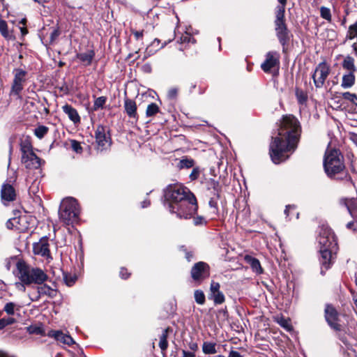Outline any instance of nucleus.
Listing matches in <instances>:
<instances>
[{
  "label": "nucleus",
  "mask_w": 357,
  "mask_h": 357,
  "mask_svg": "<svg viewBox=\"0 0 357 357\" xmlns=\"http://www.w3.org/2000/svg\"><path fill=\"white\" fill-rule=\"evenodd\" d=\"M169 211L178 218L190 219L197 211V199L190 190L181 185H169L164 192Z\"/></svg>",
  "instance_id": "obj_2"
},
{
  "label": "nucleus",
  "mask_w": 357,
  "mask_h": 357,
  "mask_svg": "<svg viewBox=\"0 0 357 357\" xmlns=\"http://www.w3.org/2000/svg\"><path fill=\"white\" fill-rule=\"evenodd\" d=\"M59 344L73 346L77 345L72 336H52Z\"/></svg>",
  "instance_id": "obj_27"
},
{
  "label": "nucleus",
  "mask_w": 357,
  "mask_h": 357,
  "mask_svg": "<svg viewBox=\"0 0 357 357\" xmlns=\"http://www.w3.org/2000/svg\"><path fill=\"white\" fill-rule=\"evenodd\" d=\"M204 221V218L202 216H197L194 218V224L195 225H202Z\"/></svg>",
  "instance_id": "obj_57"
},
{
  "label": "nucleus",
  "mask_w": 357,
  "mask_h": 357,
  "mask_svg": "<svg viewBox=\"0 0 357 357\" xmlns=\"http://www.w3.org/2000/svg\"><path fill=\"white\" fill-rule=\"evenodd\" d=\"M178 42L181 44L190 43H195V40L191 35L186 32L181 36Z\"/></svg>",
  "instance_id": "obj_44"
},
{
  "label": "nucleus",
  "mask_w": 357,
  "mask_h": 357,
  "mask_svg": "<svg viewBox=\"0 0 357 357\" xmlns=\"http://www.w3.org/2000/svg\"><path fill=\"white\" fill-rule=\"evenodd\" d=\"M280 5L276 8L275 15H284L285 13V6L287 2V0H278Z\"/></svg>",
  "instance_id": "obj_45"
},
{
  "label": "nucleus",
  "mask_w": 357,
  "mask_h": 357,
  "mask_svg": "<svg viewBox=\"0 0 357 357\" xmlns=\"http://www.w3.org/2000/svg\"><path fill=\"white\" fill-rule=\"evenodd\" d=\"M15 76L12 85V91L15 94H19L23 89V83L26 80V72L21 68L14 70Z\"/></svg>",
  "instance_id": "obj_14"
},
{
  "label": "nucleus",
  "mask_w": 357,
  "mask_h": 357,
  "mask_svg": "<svg viewBox=\"0 0 357 357\" xmlns=\"http://www.w3.org/2000/svg\"><path fill=\"white\" fill-rule=\"evenodd\" d=\"M211 298L213 300L215 304L220 305L225 302V296L220 291L211 294Z\"/></svg>",
  "instance_id": "obj_34"
},
{
  "label": "nucleus",
  "mask_w": 357,
  "mask_h": 357,
  "mask_svg": "<svg viewBox=\"0 0 357 357\" xmlns=\"http://www.w3.org/2000/svg\"><path fill=\"white\" fill-rule=\"evenodd\" d=\"M62 110L66 115H68L69 119L72 121L75 124L79 123L80 122L81 118L77 109L70 105H64L62 107Z\"/></svg>",
  "instance_id": "obj_19"
},
{
  "label": "nucleus",
  "mask_w": 357,
  "mask_h": 357,
  "mask_svg": "<svg viewBox=\"0 0 357 357\" xmlns=\"http://www.w3.org/2000/svg\"><path fill=\"white\" fill-rule=\"evenodd\" d=\"M160 40L155 38L154 39V40L152 42V43L151 44V45H149V47H146V50H145V55H144V58L146 59L149 56H151V55L154 54L158 50H159L160 49L164 47V45H161L160 46Z\"/></svg>",
  "instance_id": "obj_24"
},
{
  "label": "nucleus",
  "mask_w": 357,
  "mask_h": 357,
  "mask_svg": "<svg viewBox=\"0 0 357 357\" xmlns=\"http://www.w3.org/2000/svg\"><path fill=\"white\" fill-rule=\"evenodd\" d=\"M32 298L31 300L33 301H37L40 299V298L42 296L41 295H39L38 290L36 289V293H32Z\"/></svg>",
  "instance_id": "obj_59"
},
{
  "label": "nucleus",
  "mask_w": 357,
  "mask_h": 357,
  "mask_svg": "<svg viewBox=\"0 0 357 357\" xmlns=\"http://www.w3.org/2000/svg\"><path fill=\"white\" fill-rule=\"evenodd\" d=\"M0 33L1 35L6 39H9L11 38L8 31V25L5 20H0Z\"/></svg>",
  "instance_id": "obj_38"
},
{
  "label": "nucleus",
  "mask_w": 357,
  "mask_h": 357,
  "mask_svg": "<svg viewBox=\"0 0 357 357\" xmlns=\"http://www.w3.org/2000/svg\"><path fill=\"white\" fill-rule=\"evenodd\" d=\"M178 90L176 88H172L169 90L167 96L169 99H174L176 97Z\"/></svg>",
  "instance_id": "obj_53"
},
{
  "label": "nucleus",
  "mask_w": 357,
  "mask_h": 357,
  "mask_svg": "<svg viewBox=\"0 0 357 357\" xmlns=\"http://www.w3.org/2000/svg\"><path fill=\"white\" fill-rule=\"evenodd\" d=\"M130 273L128 272L127 269L125 268H121L120 271V277L122 279H127L130 276Z\"/></svg>",
  "instance_id": "obj_55"
},
{
  "label": "nucleus",
  "mask_w": 357,
  "mask_h": 357,
  "mask_svg": "<svg viewBox=\"0 0 357 357\" xmlns=\"http://www.w3.org/2000/svg\"><path fill=\"white\" fill-rule=\"evenodd\" d=\"M245 260L248 264H250L253 271L258 274L262 273L260 262L257 259L250 255H246L245 257Z\"/></svg>",
  "instance_id": "obj_25"
},
{
  "label": "nucleus",
  "mask_w": 357,
  "mask_h": 357,
  "mask_svg": "<svg viewBox=\"0 0 357 357\" xmlns=\"http://www.w3.org/2000/svg\"><path fill=\"white\" fill-rule=\"evenodd\" d=\"M142 68H143V70L146 73H151V66L150 64H148V63L144 65Z\"/></svg>",
  "instance_id": "obj_61"
},
{
  "label": "nucleus",
  "mask_w": 357,
  "mask_h": 357,
  "mask_svg": "<svg viewBox=\"0 0 357 357\" xmlns=\"http://www.w3.org/2000/svg\"><path fill=\"white\" fill-rule=\"evenodd\" d=\"M124 108L127 115L131 119H138L137 113V105L135 100L126 98L124 100Z\"/></svg>",
  "instance_id": "obj_18"
},
{
  "label": "nucleus",
  "mask_w": 357,
  "mask_h": 357,
  "mask_svg": "<svg viewBox=\"0 0 357 357\" xmlns=\"http://www.w3.org/2000/svg\"><path fill=\"white\" fill-rule=\"evenodd\" d=\"M132 33L134 35L136 40H139L142 38L144 36V31H136V30H131Z\"/></svg>",
  "instance_id": "obj_54"
},
{
  "label": "nucleus",
  "mask_w": 357,
  "mask_h": 357,
  "mask_svg": "<svg viewBox=\"0 0 357 357\" xmlns=\"http://www.w3.org/2000/svg\"><path fill=\"white\" fill-rule=\"evenodd\" d=\"M159 347L162 351V353L164 354L165 351L167 349L168 347L167 336H161V338L159 342Z\"/></svg>",
  "instance_id": "obj_48"
},
{
  "label": "nucleus",
  "mask_w": 357,
  "mask_h": 357,
  "mask_svg": "<svg viewBox=\"0 0 357 357\" xmlns=\"http://www.w3.org/2000/svg\"><path fill=\"white\" fill-rule=\"evenodd\" d=\"M174 333V328L172 327H167L162 330V335H169V333Z\"/></svg>",
  "instance_id": "obj_58"
},
{
  "label": "nucleus",
  "mask_w": 357,
  "mask_h": 357,
  "mask_svg": "<svg viewBox=\"0 0 357 357\" xmlns=\"http://www.w3.org/2000/svg\"><path fill=\"white\" fill-rule=\"evenodd\" d=\"M16 266L18 271V278L24 284L31 283L41 284L47 279V275L42 269L32 268L24 261H17Z\"/></svg>",
  "instance_id": "obj_4"
},
{
  "label": "nucleus",
  "mask_w": 357,
  "mask_h": 357,
  "mask_svg": "<svg viewBox=\"0 0 357 357\" xmlns=\"http://www.w3.org/2000/svg\"><path fill=\"white\" fill-rule=\"evenodd\" d=\"M159 112V107L155 103H151L147 106L146 110V116H153L155 115Z\"/></svg>",
  "instance_id": "obj_36"
},
{
  "label": "nucleus",
  "mask_w": 357,
  "mask_h": 357,
  "mask_svg": "<svg viewBox=\"0 0 357 357\" xmlns=\"http://www.w3.org/2000/svg\"><path fill=\"white\" fill-rule=\"evenodd\" d=\"M79 206L73 197H67L62 200L59 210V220L66 225H73L79 220Z\"/></svg>",
  "instance_id": "obj_5"
},
{
  "label": "nucleus",
  "mask_w": 357,
  "mask_h": 357,
  "mask_svg": "<svg viewBox=\"0 0 357 357\" xmlns=\"http://www.w3.org/2000/svg\"><path fill=\"white\" fill-rule=\"evenodd\" d=\"M194 297L197 303L203 305L205 303V295L202 290H195Z\"/></svg>",
  "instance_id": "obj_40"
},
{
  "label": "nucleus",
  "mask_w": 357,
  "mask_h": 357,
  "mask_svg": "<svg viewBox=\"0 0 357 357\" xmlns=\"http://www.w3.org/2000/svg\"><path fill=\"white\" fill-rule=\"evenodd\" d=\"M71 148L77 153L82 152V147L79 142L75 139L70 140Z\"/></svg>",
  "instance_id": "obj_47"
},
{
  "label": "nucleus",
  "mask_w": 357,
  "mask_h": 357,
  "mask_svg": "<svg viewBox=\"0 0 357 357\" xmlns=\"http://www.w3.org/2000/svg\"><path fill=\"white\" fill-rule=\"evenodd\" d=\"M150 201L149 199H146L141 203L142 208H146L150 205Z\"/></svg>",
  "instance_id": "obj_63"
},
{
  "label": "nucleus",
  "mask_w": 357,
  "mask_h": 357,
  "mask_svg": "<svg viewBox=\"0 0 357 357\" xmlns=\"http://www.w3.org/2000/svg\"><path fill=\"white\" fill-rule=\"evenodd\" d=\"M274 25L276 37L282 47V52L285 53L293 34L287 28L284 15H275Z\"/></svg>",
  "instance_id": "obj_6"
},
{
  "label": "nucleus",
  "mask_w": 357,
  "mask_h": 357,
  "mask_svg": "<svg viewBox=\"0 0 357 357\" xmlns=\"http://www.w3.org/2000/svg\"><path fill=\"white\" fill-rule=\"evenodd\" d=\"M355 81L354 73L348 72L342 76L341 86L343 89H350L354 85Z\"/></svg>",
  "instance_id": "obj_22"
},
{
  "label": "nucleus",
  "mask_w": 357,
  "mask_h": 357,
  "mask_svg": "<svg viewBox=\"0 0 357 357\" xmlns=\"http://www.w3.org/2000/svg\"><path fill=\"white\" fill-rule=\"evenodd\" d=\"M342 97L345 100L349 101L352 104L357 105V95L356 93L347 91L342 93Z\"/></svg>",
  "instance_id": "obj_35"
},
{
  "label": "nucleus",
  "mask_w": 357,
  "mask_h": 357,
  "mask_svg": "<svg viewBox=\"0 0 357 357\" xmlns=\"http://www.w3.org/2000/svg\"><path fill=\"white\" fill-rule=\"evenodd\" d=\"M324 168L326 175L333 178L336 174L342 172L344 169V157L336 149H327L324 158Z\"/></svg>",
  "instance_id": "obj_3"
},
{
  "label": "nucleus",
  "mask_w": 357,
  "mask_h": 357,
  "mask_svg": "<svg viewBox=\"0 0 357 357\" xmlns=\"http://www.w3.org/2000/svg\"><path fill=\"white\" fill-rule=\"evenodd\" d=\"M96 141L99 146L104 148L109 139V137L106 135L105 128L102 126H98L95 132Z\"/></svg>",
  "instance_id": "obj_17"
},
{
  "label": "nucleus",
  "mask_w": 357,
  "mask_h": 357,
  "mask_svg": "<svg viewBox=\"0 0 357 357\" xmlns=\"http://www.w3.org/2000/svg\"><path fill=\"white\" fill-rule=\"evenodd\" d=\"M63 280H64L65 284L68 287H71L75 283V282L77 280V277L75 275L64 273L63 274Z\"/></svg>",
  "instance_id": "obj_42"
},
{
  "label": "nucleus",
  "mask_w": 357,
  "mask_h": 357,
  "mask_svg": "<svg viewBox=\"0 0 357 357\" xmlns=\"http://www.w3.org/2000/svg\"><path fill=\"white\" fill-rule=\"evenodd\" d=\"M336 249H319L320 252V257H319V261L321 266V273L323 274L324 271L323 269H325L326 271L330 268L331 264H332V258L333 255L332 253L334 250Z\"/></svg>",
  "instance_id": "obj_15"
},
{
  "label": "nucleus",
  "mask_w": 357,
  "mask_h": 357,
  "mask_svg": "<svg viewBox=\"0 0 357 357\" xmlns=\"http://www.w3.org/2000/svg\"><path fill=\"white\" fill-rule=\"evenodd\" d=\"M295 95L299 105H305L307 100V93L298 88L296 89Z\"/></svg>",
  "instance_id": "obj_30"
},
{
  "label": "nucleus",
  "mask_w": 357,
  "mask_h": 357,
  "mask_svg": "<svg viewBox=\"0 0 357 357\" xmlns=\"http://www.w3.org/2000/svg\"><path fill=\"white\" fill-rule=\"evenodd\" d=\"M183 357H195L194 352L192 351H186L185 350L183 351Z\"/></svg>",
  "instance_id": "obj_60"
},
{
  "label": "nucleus",
  "mask_w": 357,
  "mask_h": 357,
  "mask_svg": "<svg viewBox=\"0 0 357 357\" xmlns=\"http://www.w3.org/2000/svg\"><path fill=\"white\" fill-rule=\"evenodd\" d=\"M33 252L36 255H40L46 259H52L50 250L49 238L42 237L38 242L33 244Z\"/></svg>",
  "instance_id": "obj_12"
},
{
  "label": "nucleus",
  "mask_w": 357,
  "mask_h": 357,
  "mask_svg": "<svg viewBox=\"0 0 357 357\" xmlns=\"http://www.w3.org/2000/svg\"><path fill=\"white\" fill-rule=\"evenodd\" d=\"M340 204L347 208L353 218L357 219V202L355 199H344L340 201Z\"/></svg>",
  "instance_id": "obj_20"
},
{
  "label": "nucleus",
  "mask_w": 357,
  "mask_h": 357,
  "mask_svg": "<svg viewBox=\"0 0 357 357\" xmlns=\"http://www.w3.org/2000/svg\"><path fill=\"white\" fill-rule=\"evenodd\" d=\"M317 241L319 249H336L337 242L332 229L326 225H321L319 229Z\"/></svg>",
  "instance_id": "obj_8"
},
{
  "label": "nucleus",
  "mask_w": 357,
  "mask_h": 357,
  "mask_svg": "<svg viewBox=\"0 0 357 357\" xmlns=\"http://www.w3.org/2000/svg\"><path fill=\"white\" fill-rule=\"evenodd\" d=\"M1 197L3 204H6V202H10L15 200L16 193L14 188L10 184H3L1 190Z\"/></svg>",
  "instance_id": "obj_16"
},
{
  "label": "nucleus",
  "mask_w": 357,
  "mask_h": 357,
  "mask_svg": "<svg viewBox=\"0 0 357 357\" xmlns=\"http://www.w3.org/2000/svg\"><path fill=\"white\" fill-rule=\"evenodd\" d=\"M320 15L323 19L327 20L328 22L331 21V13L329 8L321 6L320 8Z\"/></svg>",
  "instance_id": "obj_43"
},
{
  "label": "nucleus",
  "mask_w": 357,
  "mask_h": 357,
  "mask_svg": "<svg viewBox=\"0 0 357 357\" xmlns=\"http://www.w3.org/2000/svg\"><path fill=\"white\" fill-rule=\"evenodd\" d=\"M15 319L13 317H3L0 319V330L3 329L6 326L10 325L15 322Z\"/></svg>",
  "instance_id": "obj_46"
},
{
  "label": "nucleus",
  "mask_w": 357,
  "mask_h": 357,
  "mask_svg": "<svg viewBox=\"0 0 357 357\" xmlns=\"http://www.w3.org/2000/svg\"><path fill=\"white\" fill-rule=\"evenodd\" d=\"M23 220H25V217H20L19 218H14L13 219H10L6 222V227L9 229H15L17 230H22L17 225V224H19L21 221Z\"/></svg>",
  "instance_id": "obj_29"
},
{
  "label": "nucleus",
  "mask_w": 357,
  "mask_h": 357,
  "mask_svg": "<svg viewBox=\"0 0 357 357\" xmlns=\"http://www.w3.org/2000/svg\"><path fill=\"white\" fill-rule=\"evenodd\" d=\"M278 324L284 328L287 332H291L292 326L291 325L290 320L283 317H277L276 319Z\"/></svg>",
  "instance_id": "obj_32"
},
{
  "label": "nucleus",
  "mask_w": 357,
  "mask_h": 357,
  "mask_svg": "<svg viewBox=\"0 0 357 357\" xmlns=\"http://www.w3.org/2000/svg\"><path fill=\"white\" fill-rule=\"evenodd\" d=\"M211 208L215 209L216 211H218V202L215 198H211L208 203Z\"/></svg>",
  "instance_id": "obj_56"
},
{
  "label": "nucleus",
  "mask_w": 357,
  "mask_h": 357,
  "mask_svg": "<svg viewBox=\"0 0 357 357\" xmlns=\"http://www.w3.org/2000/svg\"><path fill=\"white\" fill-rule=\"evenodd\" d=\"M39 295L47 296L50 298H54L56 295V291L47 284H42L36 287Z\"/></svg>",
  "instance_id": "obj_26"
},
{
  "label": "nucleus",
  "mask_w": 357,
  "mask_h": 357,
  "mask_svg": "<svg viewBox=\"0 0 357 357\" xmlns=\"http://www.w3.org/2000/svg\"><path fill=\"white\" fill-rule=\"evenodd\" d=\"M200 174V169L199 167H194L192 172L190 174V178L191 181H194L198 178Z\"/></svg>",
  "instance_id": "obj_50"
},
{
  "label": "nucleus",
  "mask_w": 357,
  "mask_h": 357,
  "mask_svg": "<svg viewBox=\"0 0 357 357\" xmlns=\"http://www.w3.org/2000/svg\"><path fill=\"white\" fill-rule=\"evenodd\" d=\"M47 335H65L62 331H50Z\"/></svg>",
  "instance_id": "obj_64"
},
{
  "label": "nucleus",
  "mask_w": 357,
  "mask_h": 357,
  "mask_svg": "<svg viewBox=\"0 0 357 357\" xmlns=\"http://www.w3.org/2000/svg\"><path fill=\"white\" fill-rule=\"evenodd\" d=\"M301 126L293 115L283 116L277 136L272 137L270 144V156L275 164L285 161L289 152H293L297 146L301 135Z\"/></svg>",
  "instance_id": "obj_1"
},
{
  "label": "nucleus",
  "mask_w": 357,
  "mask_h": 357,
  "mask_svg": "<svg viewBox=\"0 0 357 357\" xmlns=\"http://www.w3.org/2000/svg\"><path fill=\"white\" fill-rule=\"evenodd\" d=\"M280 66V54L276 51H270L266 53L264 61L261 68L265 73H271L273 69L278 70Z\"/></svg>",
  "instance_id": "obj_11"
},
{
  "label": "nucleus",
  "mask_w": 357,
  "mask_h": 357,
  "mask_svg": "<svg viewBox=\"0 0 357 357\" xmlns=\"http://www.w3.org/2000/svg\"><path fill=\"white\" fill-rule=\"evenodd\" d=\"M20 151L22 153L21 162L26 169H37L42 164V160L33 151L31 144L25 142L21 144Z\"/></svg>",
  "instance_id": "obj_7"
},
{
  "label": "nucleus",
  "mask_w": 357,
  "mask_h": 357,
  "mask_svg": "<svg viewBox=\"0 0 357 357\" xmlns=\"http://www.w3.org/2000/svg\"><path fill=\"white\" fill-rule=\"evenodd\" d=\"M195 161L193 159L188 158H183L178 165L179 169H189L194 167Z\"/></svg>",
  "instance_id": "obj_31"
},
{
  "label": "nucleus",
  "mask_w": 357,
  "mask_h": 357,
  "mask_svg": "<svg viewBox=\"0 0 357 357\" xmlns=\"http://www.w3.org/2000/svg\"><path fill=\"white\" fill-rule=\"evenodd\" d=\"M48 128L45 126H39L34 130L35 135L39 138L42 139L44 136L47 133Z\"/></svg>",
  "instance_id": "obj_39"
},
{
  "label": "nucleus",
  "mask_w": 357,
  "mask_h": 357,
  "mask_svg": "<svg viewBox=\"0 0 357 357\" xmlns=\"http://www.w3.org/2000/svg\"><path fill=\"white\" fill-rule=\"evenodd\" d=\"M329 74L330 68L326 63L323 61L319 63L312 75L316 88H321L324 86Z\"/></svg>",
  "instance_id": "obj_9"
},
{
  "label": "nucleus",
  "mask_w": 357,
  "mask_h": 357,
  "mask_svg": "<svg viewBox=\"0 0 357 357\" xmlns=\"http://www.w3.org/2000/svg\"><path fill=\"white\" fill-rule=\"evenodd\" d=\"M107 100V98L106 96H100L96 98L93 102L92 110L93 112H96L99 110L100 109H103L105 107Z\"/></svg>",
  "instance_id": "obj_28"
},
{
  "label": "nucleus",
  "mask_w": 357,
  "mask_h": 357,
  "mask_svg": "<svg viewBox=\"0 0 357 357\" xmlns=\"http://www.w3.org/2000/svg\"><path fill=\"white\" fill-rule=\"evenodd\" d=\"M350 38L357 37V21L349 28Z\"/></svg>",
  "instance_id": "obj_49"
},
{
  "label": "nucleus",
  "mask_w": 357,
  "mask_h": 357,
  "mask_svg": "<svg viewBox=\"0 0 357 357\" xmlns=\"http://www.w3.org/2000/svg\"><path fill=\"white\" fill-rule=\"evenodd\" d=\"M215 346H216V344L215 343L204 342L203 344V348H202L203 351L205 354H215L217 352L216 349H215Z\"/></svg>",
  "instance_id": "obj_37"
},
{
  "label": "nucleus",
  "mask_w": 357,
  "mask_h": 357,
  "mask_svg": "<svg viewBox=\"0 0 357 357\" xmlns=\"http://www.w3.org/2000/svg\"><path fill=\"white\" fill-rule=\"evenodd\" d=\"M210 275V267L204 262L195 263L191 269V277L193 280L201 282Z\"/></svg>",
  "instance_id": "obj_10"
},
{
  "label": "nucleus",
  "mask_w": 357,
  "mask_h": 357,
  "mask_svg": "<svg viewBox=\"0 0 357 357\" xmlns=\"http://www.w3.org/2000/svg\"><path fill=\"white\" fill-rule=\"evenodd\" d=\"M95 56V52L93 50H89L85 52L78 53L76 57L85 66H90Z\"/></svg>",
  "instance_id": "obj_21"
},
{
  "label": "nucleus",
  "mask_w": 357,
  "mask_h": 357,
  "mask_svg": "<svg viewBox=\"0 0 357 357\" xmlns=\"http://www.w3.org/2000/svg\"><path fill=\"white\" fill-rule=\"evenodd\" d=\"M342 66L343 69L347 70L348 72L355 73L357 70V68L355 66V60L350 55H347L344 56L342 62Z\"/></svg>",
  "instance_id": "obj_23"
},
{
  "label": "nucleus",
  "mask_w": 357,
  "mask_h": 357,
  "mask_svg": "<svg viewBox=\"0 0 357 357\" xmlns=\"http://www.w3.org/2000/svg\"><path fill=\"white\" fill-rule=\"evenodd\" d=\"M26 329L30 335H43L44 333L41 324L31 325L26 327Z\"/></svg>",
  "instance_id": "obj_33"
},
{
  "label": "nucleus",
  "mask_w": 357,
  "mask_h": 357,
  "mask_svg": "<svg viewBox=\"0 0 357 357\" xmlns=\"http://www.w3.org/2000/svg\"><path fill=\"white\" fill-rule=\"evenodd\" d=\"M60 33L61 32L59 28H56L55 29H54L50 34L51 42L55 40L59 36Z\"/></svg>",
  "instance_id": "obj_51"
},
{
  "label": "nucleus",
  "mask_w": 357,
  "mask_h": 357,
  "mask_svg": "<svg viewBox=\"0 0 357 357\" xmlns=\"http://www.w3.org/2000/svg\"><path fill=\"white\" fill-rule=\"evenodd\" d=\"M229 357H241V356L238 351H231L229 353Z\"/></svg>",
  "instance_id": "obj_62"
},
{
  "label": "nucleus",
  "mask_w": 357,
  "mask_h": 357,
  "mask_svg": "<svg viewBox=\"0 0 357 357\" xmlns=\"http://www.w3.org/2000/svg\"><path fill=\"white\" fill-rule=\"evenodd\" d=\"M16 307L17 305L15 303L9 302L4 305L3 311L8 315H13Z\"/></svg>",
  "instance_id": "obj_41"
},
{
  "label": "nucleus",
  "mask_w": 357,
  "mask_h": 357,
  "mask_svg": "<svg viewBox=\"0 0 357 357\" xmlns=\"http://www.w3.org/2000/svg\"><path fill=\"white\" fill-rule=\"evenodd\" d=\"M325 318L328 325L335 331H340L341 326L338 323V313L335 307L329 304L325 307Z\"/></svg>",
  "instance_id": "obj_13"
},
{
  "label": "nucleus",
  "mask_w": 357,
  "mask_h": 357,
  "mask_svg": "<svg viewBox=\"0 0 357 357\" xmlns=\"http://www.w3.org/2000/svg\"><path fill=\"white\" fill-rule=\"evenodd\" d=\"M220 284L218 282H212L211 284L210 291L211 294L214 292H217L220 291Z\"/></svg>",
  "instance_id": "obj_52"
}]
</instances>
